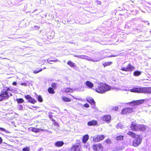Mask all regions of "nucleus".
<instances>
[{"mask_svg": "<svg viewBox=\"0 0 151 151\" xmlns=\"http://www.w3.org/2000/svg\"><path fill=\"white\" fill-rule=\"evenodd\" d=\"M111 89V86L106 84L102 83L100 84L97 88L95 89V91L98 93H103L105 92L110 90Z\"/></svg>", "mask_w": 151, "mask_h": 151, "instance_id": "nucleus-1", "label": "nucleus"}, {"mask_svg": "<svg viewBox=\"0 0 151 151\" xmlns=\"http://www.w3.org/2000/svg\"><path fill=\"white\" fill-rule=\"evenodd\" d=\"M131 92L139 93H151V87L134 88L129 90Z\"/></svg>", "mask_w": 151, "mask_h": 151, "instance_id": "nucleus-2", "label": "nucleus"}, {"mask_svg": "<svg viewBox=\"0 0 151 151\" xmlns=\"http://www.w3.org/2000/svg\"><path fill=\"white\" fill-rule=\"evenodd\" d=\"M131 129L134 131L138 130L144 131L146 129V127L144 125L137 124L135 121L132 122L130 127Z\"/></svg>", "mask_w": 151, "mask_h": 151, "instance_id": "nucleus-3", "label": "nucleus"}, {"mask_svg": "<svg viewBox=\"0 0 151 151\" xmlns=\"http://www.w3.org/2000/svg\"><path fill=\"white\" fill-rule=\"evenodd\" d=\"M135 69V67L130 63H129L127 65L126 68L122 67L120 70L125 72H132Z\"/></svg>", "mask_w": 151, "mask_h": 151, "instance_id": "nucleus-4", "label": "nucleus"}, {"mask_svg": "<svg viewBox=\"0 0 151 151\" xmlns=\"http://www.w3.org/2000/svg\"><path fill=\"white\" fill-rule=\"evenodd\" d=\"M135 138L133 142V145L135 147H137L141 143L142 139L140 135H137Z\"/></svg>", "mask_w": 151, "mask_h": 151, "instance_id": "nucleus-5", "label": "nucleus"}, {"mask_svg": "<svg viewBox=\"0 0 151 151\" xmlns=\"http://www.w3.org/2000/svg\"><path fill=\"white\" fill-rule=\"evenodd\" d=\"M13 91V89L8 87H5L2 91L1 94H12L11 92Z\"/></svg>", "mask_w": 151, "mask_h": 151, "instance_id": "nucleus-6", "label": "nucleus"}, {"mask_svg": "<svg viewBox=\"0 0 151 151\" xmlns=\"http://www.w3.org/2000/svg\"><path fill=\"white\" fill-rule=\"evenodd\" d=\"M105 137L103 135H98L96 137H91V139L95 142H98L103 139Z\"/></svg>", "mask_w": 151, "mask_h": 151, "instance_id": "nucleus-7", "label": "nucleus"}, {"mask_svg": "<svg viewBox=\"0 0 151 151\" xmlns=\"http://www.w3.org/2000/svg\"><path fill=\"white\" fill-rule=\"evenodd\" d=\"M144 101V100L141 99L136 101H134L130 103H129L131 106L133 105H136L142 103Z\"/></svg>", "mask_w": 151, "mask_h": 151, "instance_id": "nucleus-8", "label": "nucleus"}, {"mask_svg": "<svg viewBox=\"0 0 151 151\" xmlns=\"http://www.w3.org/2000/svg\"><path fill=\"white\" fill-rule=\"evenodd\" d=\"M26 99L28 102L34 104L37 102V101L34 99L32 98L29 95H26L25 96Z\"/></svg>", "mask_w": 151, "mask_h": 151, "instance_id": "nucleus-9", "label": "nucleus"}, {"mask_svg": "<svg viewBox=\"0 0 151 151\" xmlns=\"http://www.w3.org/2000/svg\"><path fill=\"white\" fill-rule=\"evenodd\" d=\"M111 118V116L110 115H106L101 118V120L106 122L107 123H109Z\"/></svg>", "mask_w": 151, "mask_h": 151, "instance_id": "nucleus-10", "label": "nucleus"}, {"mask_svg": "<svg viewBox=\"0 0 151 151\" xmlns=\"http://www.w3.org/2000/svg\"><path fill=\"white\" fill-rule=\"evenodd\" d=\"M93 148L94 150L98 151H101L103 149L102 146L100 144L94 145Z\"/></svg>", "mask_w": 151, "mask_h": 151, "instance_id": "nucleus-11", "label": "nucleus"}, {"mask_svg": "<svg viewBox=\"0 0 151 151\" xmlns=\"http://www.w3.org/2000/svg\"><path fill=\"white\" fill-rule=\"evenodd\" d=\"M132 111V109L130 108H126L122 110L121 112V113L123 114H124L131 112Z\"/></svg>", "mask_w": 151, "mask_h": 151, "instance_id": "nucleus-12", "label": "nucleus"}, {"mask_svg": "<svg viewBox=\"0 0 151 151\" xmlns=\"http://www.w3.org/2000/svg\"><path fill=\"white\" fill-rule=\"evenodd\" d=\"M86 85L89 88H91L93 87V84L89 81H87L85 83Z\"/></svg>", "mask_w": 151, "mask_h": 151, "instance_id": "nucleus-13", "label": "nucleus"}, {"mask_svg": "<svg viewBox=\"0 0 151 151\" xmlns=\"http://www.w3.org/2000/svg\"><path fill=\"white\" fill-rule=\"evenodd\" d=\"M97 121L96 120H92L88 122L87 123V125L89 126H94L97 125Z\"/></svg>", "mask_w": 151, "mask_h": 151, "instance_id": "nucleus-14", "label": "nucleus"}, {"mask_svg": "<svg viewBox=\"0 0 151 151\" xmlns=\"http://www.w3.org/2000/svg\"><path fill=\"white\" fill-rule=\"evenodd\" d=\"M30 129L31 130L32 132H40V131H43L46 130L45 129L36 128L34 127H32L30 128Z\"/></svg>", "mask_w": 151, "mask_h": 151, "instance_id": "nucleus-15", "label": "nucleus"}, {"mask_svg": "<svg viewBox=\"0 0 151 151\" xmlns=\"http://www.w3.org/2000/svg\"><path fill=\"white\" fill-rule=\"evenodd\" d=\"M9 97L8 95H0V101L8 99Z\"/></svg>", "mask_w": 151, "mask_h": 151, "instance_id": "nucleus-16", "label": "nucleus"}, {"mask_svg": "<svg viewBox=\"0 0 151 151\" xmlns=\"http://www.w3.org/2000/svg\"><path fill=\"white\" fill-rule=\"evenodd\" d=\"M64 144V143L62 141H57L55 142V145L56 147H60L62 146Z\"/></svg>", "mask_w": 151, "mask_h": 151, "instance_id": "nucleus-17", "label": "nucleus"}, {"mask_svg": "<svg viewBox=\"0 0 151 151\" xmlns=\"http://www.w3.org/2000/svg\"><path fill=\"white\" fill-rule=\"evenodd\" d=\"M78 146L77 145L73 146L70 149L71 151H78Z\"/></svg>", "mask_w": 151, "mask_h": 151, "instance_id": "nucleus-18", "label": "nucleus"}, {"mask_svg": "<svg viewBox=\"0 0 151 151\" xmlns=\"http://www.w3.org/2000/svg\"><path fill=\"white\" fill-rule=\"evenodd\" d=\"M89 139V136L88 134H86L83 136L82 142L84 143H86L87 141Z\"/></svg>", "mask_w": 151, "mask_h": 151, "instance_id": "nucleus-19", "label": "nucleus"}, {"mask_svg": "<svg viewBox=\"0 0 151 151\" xmlns=\"http://www.w3.org/2000/svg\"><path fill=\"white\" fill-rule=\"evenodd\" d=\"M67 64L71 68H73L75 66V64L71 60L68 61L67 62Z\"/></svg>", "mask_w": 151, "mask_h": 151, "instance_id": "nucleus-20", "label": "nucleus"}, {"mask_svg": "<svg viewBox=\"0 0 151 151\" xmlns=\"http://www.w3.org/2000/svg\"><path fill=\"white\" fill-rule=\"evenodd\" d=\"M127 134L133 138H135L137 136V135L135 133L130 131H129L127 133Z\"/></svg>", "mask_w": 151, "mask_h": 151, "instance_id": "nucleus-21", "label": "nucleus"}, {"mask_svg": "<svg viewBox=\"0 0 151 151\" xmlns=\"http://www.w3.org/2000/svg\"><path fill=\"white\" fill-rule=\"evenodd\" d=\"M74 91L73 89L70 88H67L65 89L64 91L65 92H69L70 93H73Z\"/></svg>", "mask_w": 151, "mask_h": 151, "instance_id": "nucleus-22", "label": "nucleus"}, {"mask_svg": "<svg viewBox=\"0 0 151 151\" xmlns=\"http://www.w3.org/2000/svg\"><path fill=\"white\" fill-rule=\"evenodd\" d=\"M113 63V62L111 61H108L105 62L104 63L102 64L103 65L104 67H105L109 65H110Z\"/></svg>", "mask_w": 151, "mask_h": 151, "instance_id": "nucleus-23", "label": "nucleus"}, {"mask_svg": "<svg viewBox=\"0 0 151 151\" xmlns=\"http://www.w3.org/2000/svg\"><path fill=\"white\" fill-rule=\"evenodd\" d=\"M141 74V72L139 71L136 70L133 73L134 76H139Z\"/></svg>", "mask_w": 151, "mask_h": 151, "instance_id": "nucleus-24", "label": "nucleus"}, {"mask_svg": "<svg viewBox=\"0 0 151 151\" xmlns=\"http://www.w3.org/2000/svg\"><path fill=\"white\" fill-rule=\"evenodd\" d=\"M54 89L52 88L51 87H49L47 90V91L50 94H53L55 93V91L54 90Z\"/></svg>", "mask_w": 151, "mask_h": 151, "instance_id": "nucleus-25", "label": "nucleus"}, {"mask_svg": "<svg viewBox=\"0 0 151 151\" xmlns=\"http://www.w3.org/2000/svg\"><path fill=\"white\" fill-rule=\"evenodd\" d=\"M116 128L117 129L120 128L123 129L124 128V127L120 123H119L116 125Z\"/></svg>", "mask_w": 151, "mask_h": 151, "instance_id": "nucleus-26", "label": "nucleus"}, {"mask_svg": "<svg viewBox=\"0 0 151 151\" xmlns=\"http://www.w3.org/2000/svg\"><path fill=\"white\" fill-rule=\"evenodd\" d=\"M63 100L66 102H70V99L68 98L65 97H62Z\"/></svg>", "mask_w": 151, "mask_h": 151, "instance_id": "nucleus-27", "label": "nucleus"}, {"mask_svg": "<svg viewBox=\"0 0 151 151\" xmlns=\"http://www.w3.org/2000/svg\"><path fill=\"white\" fill-rule=\"evenodd\" d=\"M43 69L42 68H40L39 69H38V68H37L36 70H34L33 71V73L35 74L41 71Z\"/></svg>", "mask_w": 151, "mask_h": 151, "instance_id": "nucleus-28", "label": "nucleus"}, {"mask_svg": "<svg viewBox=\"0 0 151 151\" xmlns=\"http://www.w3.org/2000/svg\"><path fill=\"white\" fill-rule=\"evenodd\" d=\"M51 86L52 88L55 89L57 88V85L56 83H52Z\"/></svg>", "mask_w": 151, "mask_h": 151, "instance_id": "nucleus-29", "label": "nucleus"}, {"mask_svg": "<svg viewBox=\"0 0 151 151\" xmlns=\"http://www.w3.org/2000/svg\"><path fill=\"white\" fill-rule=\"evenodd\" d=\"M88 101L91 104L95 106V103L93 99H90L89 100H88Z\"/></svg>", "mask_w": 151, "mask_h": 151, "instance_id": "nucleus-30", "label": "nucleus"}, {"mask_svg": "<svg viewBox=\"0 0 151 151\" xmlns=\"http://www.w3.org/2000/svg\"><path fill=\"white\" fill-rule=\"evenodd\" d=\"M16 101L18 103H22L24 101L23 99L22 98L17 99Z\"/></svg>", "mask_w": 151, "mask_h": 151, "instance_id": "nucleus-31", "label": "nucleus"}, {"mask_svg": "<svg viewBox=\"0 0 151 151\" xmlns=\"http://www.w3.org/2000/svg\"><path fill=\"white\" fill-rule=\"evenodd\" d=\"M124 137L120 135L116 137V139L118 140H122L123 139Z\"/></svg>", "mask_w": 151, "mask_h": 151, "instance_id": "nucleus-32", "label": "nucleus"}, {"mask_svg": "<svg viewBox=\"0 0 151 151\" xmlns=\"http://www.w3.org/2000/svg\"><path fill=\"white\" fill-rule=\"evenodd\" d=\"M37 100L40 102H42L43 101V99L40 95L37 96Z\"/></svg>", "mask_w": 151, "mask_h": 151, "instance_id": "nucleus-33", "label": "nucleus"}, {"mask_svg": "<svg viewBox=\"0 0 151 151\" xmlns=\"http://www.w3.org/2000/svg\"><path fill=\"white\" fill-rule=\"evenodd\" d=\"M29 150L30 149L28 147L24 148L22 149L23 151H29Z\"/></svg>", "mask_w": 151, "mask_h": 151, "instance_id": "nucleus-34", "label": "nucleus"}, {"mask_svg": "<svg viewBox=\"0 0 151 151\" xmlns=\"http://www.w3.org/2000/svg\"><path fill=\"white\" fill-rule=\"evenodd\" d=\"M0 130H1L2 131L5 132L6 133H7L8 132V131L5 130L4 128L0 127Z\"/></svg>", "mask_w": 151, "mask_h": 151, "instance_id": "nucleus-35", "label": "nucleus"}, {"mask_svg": "<svg viewBox=\"0 0 151 151\" xmlns=\"http://www.w3.org/2000/svg\"><path fill=\"white\" fill-rule=\"evenodd\" d=\"M48 115L50 119L52 120V121H54L55 120L52 118V116L49 113Z\"/></svg>", "mask_w": 151, "mask_h": 151, "instance_id": "nucleus-36", "label": "nucleus"}, {"mask_svg": "<svg viewBox=\"0 0 151 151\" xmlns=\"http://www.w3.org/2000/svg\"><path fill=\"white\" fill-rule=\"evenodd\" d=\"M18 108L19 110H22L23 109V106L22 105H19L18 106Z\"/></svg>", "mask_w": 151, "mask_h": 151, "instance_id": "nucleus-37", "label": "nucleus"}, {"mask_svg": "<svg viewBox=\"0 0 151 151\" xmlns=\"http://www.w3.org/2000/svg\"><path fill=\"white\" fill-rule=\"evenodd\" d=\"M87 57V56L85 55H80V58L83 59H85Z\"/></svg>", "mask_w": 151, "mask_h": 151, "instance_id": "nucleus-38", "label": "nucleus"}, {"mask_svg": "<svg viewBox=\"0 0 151 151\" xmlns=\"http://www.w3.org/2000/svg\"><path fill=\"white\" fill-rule=\"evenodd\" d=\"M96 5H101V2L99 1H96Z\"/></svg>", "mask_w": 151, "mask_h": 151, "instance_id": "nucleus-39", "label": "nucleus"}, {"mask_svg": "<svg viewBox=\"0 0 151 151\" xmlns=\"http://www.w3.org/2000/svg\"><path fill=\"white\" fill-rule=\"evenodd\" d=\"M112 109L115 111H117L118 109V107L117 106L113 107H112Z\"/></svg>", "mask_w": 151, "mask_h": 151, "instance_id": "nucleus-40", "label": "nucleus"}, {"mask_svg": "<svg viewBox=\"0 0 151 151\" xmlns=\"http://www.w3.org/2000/svg\"><path fill=\"white\" fill-rule=\"evenodd\" d=\"M53 123V124L54 125L57 126H58L59 124L58 122H56L55 121Z\"/></svg>", "mask_w": 151, "mask_h": 151, "instance_id": "nucleus-41", "label": "nucleus"}, {"mask_svg": "<svg viewBox=\"0 0 151 151\" xmlns=\"http://www.w3.org/2000/svg\"><path fill=\"white\" fill-rule=\"evenodd\" d=\"M83 106L84 107L86 108H88L89 106V105L88 104H86L83 105Z\"/></svg>", "mask_w": 151, "mask_h": 151, "instance_id": "nucleus-42", "label": "nucleus"}, {"mask_svg": "<svg viewBox=\"0 0 151 151\" xmlns=\"http://www.w3.org/2000/svg\"><path fill=\"white\" fill-rule=\"evenodd\" d=\"M21 86H27V84L25 83H22L20 84Z\"/></svg>", "mask_w": 151, "mask_h": 151, "instance_id": "nucleus-43", "label": "nucleus"}, {"mask_svg": "<svg viewBox=\"0 0 151 151\" xmlns=\"http://www.w3.org/2000/svg\"><path fill=\"white\" fill-rule=\"evenodd\" d=\"M12 84L14 86H16L17 85V83L15 81H14L12 83Z\"/></svg>", "mask_w": 151, "mask_h": 151, "instance_id": "nucleus-44", "label": "nucleus"}, {"mask_svg": "<svg viewBox=\"0 0 151 151\" xmlns=\"http://www.w3.org/2000/svg\"><path fill=\"white\" fill-rule=\"evenodd\" d=\"M58 61V59H56L55 60H50V61H51V62H55Z\"/></svg>", "mask_w": 151, "mask_h": 151, "instance_id": "nucleus-45", "label": "nucleus"}, {"mask_svg": "<svg viewBox=\"0 0 151 151\" xmlns=\"http://www.w3.org/2000/svg\"><path fill=\"white\" fill-rule=\"evenodd\" d=\"M2 142V139L0 137V144H1Z\"/></svg>", "mask_w": 151, "mask_h": 151, "instance_id": "nucleus-46", "label": "nucleus"}, {"mask_svg": "<svg viewBox=\"0 0 151 151\" xmlns=\"http://www.w3.org/2000/svg\"><path fill=\"white\" fill-rule=\"evenodd\" d=\"M74 57H76L78 58H80V55H74Z\"/></svg>", "mask_w": 151, "mask_h": 151, "instance_id": "nucleus-47", "label": "nucleus"}, {"mask_svg": "<svg viewBox=\"0 0 151 151\" xmlns=\"http://www.w3.org/2000/svg\"><path fill=\"white\" fill-rule=\"evenodd\" d=\"M116 56V55H111L110 56H109V57H115Z\"/></svg>", "mask_w": 151, "mask_h": 151, "instance_id": "nucleus-48", "label": "nucleus"}, {"mask_svg": "<svg viewBox=\"0 0 151 151\" xmlns=\"http://www.w3.org/2000/svg\"><path fill=\"white\" fill-rule=\"evenodd\" d=\"M46 67H44V68H43V69H46Z\"/></svg>", "mask_w": 151, "mask_h": 151, "instance_id": "nucleus-49", "label": "nucleus"}]
</instances>
